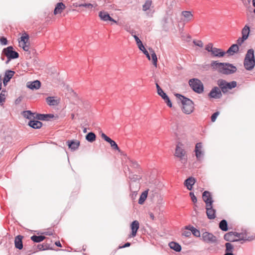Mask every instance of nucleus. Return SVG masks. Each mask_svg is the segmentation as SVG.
I'll use <instances>...</instances> for the list:
<instances>
[{
    "instance_id": "f257e3e1",
    "label": "nucleus",
    "mask_w": 255,
    "mask_h": 255,
    "mask_svg": "<svg viewBox=\"0 0 255 255\" xmlns=\"http://www.w3.org/2000/svg\"><path fill=\"white\" fill-rule=\"evenodd\" d=\"M211 67L213 70L217 71L219 73L224 75H230L235 73L237 71V68L232 64L229 63H220L217 61H213L211 63Z\"/></svg>"
},
{
    "instance_id": "f03ea898",
    "label": "nucleus",
    "mask_w": 255,
    "mask_h": 255,
    "mask_svg": "<svg viewBox=\"0 0 255 255\" xmlns=\"http://www.w3.org/2000/svg\"><path fill=\"white\" fill-rule=\"evenodd\" d=\"M202 198L206 203V214L210 220L214 219L216 217V210L213 208L211 192H203Z\"/></svg>"
},
{
    "instance_id": "7ed1b4c3",
    "label": "nucleus",
    "mask_w": 255,
    "mask_h": 255,
    "mask_svg": "<svg viewBox=\"0 0 255 255\" xmlns=\"http://www.w3.org/2000/svg\"><path fill=\"white\" fill-rule=\"evenodd\" d=\"M175 96L182 104V111L186 114H190L194 110V103L192 100L180 94H176Z\"/></svg>"
},
{
    "instance_id": "20e7f679",
    "label": "nucleus",
    "mask_w": 255,
    "mask_h": 255,
    "mask_svg": "<svg viewBox=\"0 0 255 255\" xmlns=\"http://www.w3.org/2000/svg\"><path fill=\"white\" fill-rule=\"evenodd\" d=\"M156 171H152L149 176L148 179L146 177V180L150 184L149 186L151 188L152 191L163 190V185L156 179Z\"/></svg>"
},
{
    "instance_id": "39448f33",
    "label": "nucleus",
    "mask_w": 255,
    "mask_h": 255,
    "mask_svg": "<svg viewBox=\"0 0 255 255\" xmlns=\"http://www.w3.org/2000/svg\"><path fill=\"white\" fill-rule=\"evenodd\" d=\"M244 65L247 70L251 71L255 66L254 51L253 49L248 50L244 59Z\"/></svg>"
},
{
    "instance_id": "423d86ee",
    "label": "nucleus",
    "mask_w": 255,
    "mask_h": 255,
    "mask_svg": "<svg viewBox=\"0 0 255 255\" xmlns=\"http://www.w3.org/2000/svg\"><path fill=\"white\" fill-rule=\"evenodd\" d=\"M217 84L222 92L224 94L227 93L228 90H231L235 88L237 85L236 81H233L231 82H228L225 80L222 79H219L217 82Z\"/></svg>"
},
{
    "instance_id": "0eeeda50",
    "label": "nucleus",
    "mask_w": 255,
    "mask_h": 255,
    "mask_svg": "<svg viewBox=\"0 0 255 255\" xmlns=\"http://www.w3.org/2000/svg\"><path fill=\"white\" fill-rule=\"evenodd\" d=\"M188 83L190 87L195 92L201 94L204 91L203 84L200 80L197 78L191 79Z\"/></svg>"
},
{
    "instance_id": "6e6552de",
    "label": "nucleus",
    "mask_w": 255,
    "mask_h": 255,
    "mask_svg": "<svg viewBox=\"0 0 255 255\" xmlns=\"http://www.w3.org/2000/svg\"><path fill=\"white\" fill-rule=\"evenodd\" d=\"M2 53L7 58L6 64H7L11 59L17 58L19 56V54L13 50V48L11 46L4 48L2 50Z\"/></svg>"
},
{
    "instance_id": "1a4fd4ad",
    "label": "nucleus",
    "mask_w": 255,
    "mask_h": 255,
    "mask_svg": "<svg viewBox=\"0 0 255 255\" xmlns=\"http://www.w3.org/2000/svg\"><path fill=\"white\" fill-rule=\"evenodd\" d=\"M181 146H183V144L180 142L178 143L176 145L174 155L175 156L180 158L181 163L185 164L187 162V158L185 157L186 152Z\"/></svg>"
},
{
    "instance_id": "9d476101",
    "label": "nucleus",
    "mask_w": 255,
    "mask_h": 255,
    "mask_svg": "<svg viewBox=\"0 0 255 255\" xmlns=\"http://www.w3.org/2000/svg\"><path fill=\"white\" fill-rule=\"evenodd\" d=\"M29 35L26 33H24L20 38L19 40V45L23 50L29 51V43L28 42Z\"/></svg>"
},
{
    "instance_id": "9b49d317",
    "label": "nucleus",
    "mask_w": 255,
    "mask_h": 255,
    "mask_svg": "<svg viewBox=\"0 0 255 255\" xmlns=\"http://www.w3.org/2000/svg\"><path fill=\"white\" fill-rule=\"evenodd\" d=\"M201 240L207 243H213L217 241V238L213 234L205 232L202 234Z\"/></svg>"
},
{
    "instance_id": "f8f14e48",
    "label": "nucleus",
    "mask_w": 255,
    "mask_h": 255,
    "mask_svg": "<svg viewBox=\"0 0 255 255\" xmlns=\"http://www.w3.org/2000/svg\"><path fill=\"white\" fill-rule=\"evenodd\" d=\"M208 96L210 98L215 99L221 98L222 97V94L219 87H214L208 94Z\"/></svg>"
},
{
    "instance_id": "ddd939ff",
    "label": "nucleus",
    "mask_w": 255,
    "mask_h": 255,
    "mask_svg": "<svg viewBox=\"0 0 255 255\" xmlns=\"http://www.w3.org/2000/svg\"><path fill=\"white\" fill-rule=\"evenodd\" d=\"M134 38L136 41V44L138 46V48L140 50L142 51L143 53L146 55V57L148 58L149 60H150V56L149 55V53L146 50L144 46H143L141 41L139 39V38L136 35H134Z\"/></svg>"
},
{
    "instance_id": "4468645a",
    "label": "nucleus",
    "mask_w": 255,
    "mask_h": 255,
    "mask_svg": "<svg viewBox=\"0 0 255 255\" xmlns=\"http://www.w3.org/2000/svg\"><path fill=\"white\" fill-rule=\"evenodd\" d=\"M101 137L107 142H109L111 146L115 150H118V151L120 152L121 150L120 148L119 147L118 144L116 143V142L112 140L111 138H110L109 136H108L106 134H105L104 133H102L101 134Z\"/></svg>"
},
{
    "instance_id": "2eb2a0df",
    "label": "nucleus",
    "mask_w": 255,
    "mask_h": 255,
    "mask_svg": "<svg viewBox=\"0 0 255 255\" xmlns=\"http://www.w3.org/2000/svg\"><path fill=\"white\" fill-rule=\"evenodd\" d=\"M194 151L198 160H200L203 156L204 152L202 150V144L201 142L196 143Z\"/></svg>"
},
{
    "instance_id": "dca6fc26",
    "label": "nucleus",
    "mask_w": 255,
    "mask_h": 255,
    "mask_svg": "<svg viewBox=\"0 0 255 255\" xmlns=\"http://www.w3.org/2000/svg\"><path fill=\"white\" fill-rule=\"evenodd\" d=\"M139 227V224L138 221L134 220L133 221L131 225H130V228L131 230V233L129 235V237H134L137 233V231L138 230Z\"/></svg>"
},
{
    "instance_id": "f3484780",
    "label": "nucleus",
    "mask_w": 255,
    "mask_h": 255,
    "mask_svg": "<svg viewBox=\"0 0 255 255\" xmlns=\"http://www.w3.org/2000/svg\"><path fill=\"white\" fill-rule=\"evenodd\" d=\"M54 118L53 114H42L35 113V119L38 121H48L50 119Z\"/></svg>"
},
{
    "instance_id": "a211bd4d",
    "label": "nucleus",
    "mask_w": 255,
    "mask_h": 255,
    "mask_svg": "<svg viewBox=\"0 0 255 255\" xmlns=\"http://www.w3.org/2000/svg\"><path fill=\"white\" fill-rule=\"evenodd\" d=\"M67 143L69 148L73 151L77 150L80 145V142L78 140H69Z\"/></svg>"
},
{
    "instance_id": "6ab92c4d",
    "label": "nucleus",
    "mask_w": 255,
    "mask_h": 255,
    "mask_svg": "<svg viewBox=\"0 0 255 255\" xmlns=\"http://www.w3.org/2000/svg\"><path fill=\"white\" fill-rule=\"evenodd\" d=\"M23 237L21 235H18L15 237L14 245L15 247L19 250H21L23 248V243L22 240Z\"/></svg>"
},
{
    "instance_id": "aec40b11",
    "label": "nucleus",
    "mask_w": 255,
    "mask_h": 255,
    "mask_svg": "<svg viewBox=\"0 0 255 255\" xmlns=\"http://www.w3.org/2000/svg\"><path fill=\"white\" fill-rule=\"evenodd\" d=\"M35 120L36 119H32L31 120H30L28 122V125L29 127L32 128H33L39 129L42 127V123L41 122L38 121L37 120Z\"/></svg>"
},
{
    "instance_id": "412c9836",
    "label": "nucleus",
    "mask_w": 255,
    "mask_h": 255,
    "mask_svg": "<svg viewBox=\"0 0 255 255\" xmlns=\"http://www.w3.org/2000/svg\"><path fill=\"white\" fill-rule=\"evenodd\" d=\"M185 229L191 231V233L196 237H200L201 234L199 230L191 225H188L185 227Z\"/></svg>"
},
{
    "instance_id": "4be33fe9",
    "label": "nucleus",
    "mask_w": 255,
    "mask_h": 255,
    "mask_svg": "<svg viewBox=\"0 0 255 255\" xmlns=\"http://www.w3.org/2000/svg\"><path fill=\"white\" fill-rule=\"evenodd\" d=\"M14 74V72L11 70H6L5 72L4 77L3 80V84L5 86L9 82Z\"/></svg>"
},
{
    "instance_id": "5701e85b",
    "label": "nucleus",
    "mask_w": 255,
    "mask_h": 255,
    "mask_svg": "<svg viewBox=\"0 0 255 255\" xmlns=\"http://www.w3.org/2000/svg\"><path fill=\"white\" fill-rule=\"evenodd\" d=\"M225 53L221 49L214 47L211 55L214 57H222L225 55Z\"/></svg>"
},
{
    "instance_id": "b1692460",
    "label": "nucleus",
    "mask_w": 255,
    "mask_h": 255,
    "mask_svg": "<svg viewBox=\"0 0 255 255\" xmlns=\"http://www.w3.org/2000/svg\"><path fill=\"white\" fill-rule=\"evenodd\" d=\"M181 14L184 18V19H183V21L184 22H187L193 19V15L190 11H183Z\"/></svg>"
},
{
    "instance_id": "393cba45",
    "label": "nucleus",
    "mask_w": 255,
    "mask_h": 255,
    "mask_svg": "<svg viewBox=\"0 0 255 255\" xmlns=\"http://www.w3.org/2000/svg\"><path fill=\"white\" fill-rule=\"evenodd\" d=\"M65 7L66 6L63 2L57 3L54 10V14L56 15L58 13H61L62 10L64 9Z\"/></svg>"
},
{
    "instance_id": "a878e982",
    "label": "nucleus",
    "mask_w": 255,
    "mask_h": 255,
    "mask_svg": "<svg viewBox=\"0 0 255 255\" xmlns=\"http://www.w3.org/2000/svg\"><path fill=\"white\" fill-rule=\"evenodd\" d=\"M41 86V83L38 80L34 81L30 83H28L27 84V87L31 89H38Z\"/></svg>"
},
{
    "instance_id": "bb28decb",
    "label": "nucleus",
    "mask_w": 255,
    "mask_h": 255,
    "mask_svg": "<svg viewBox=\"0 0 255 255\" xmlns=\"http://www.w3.org/2000/svg\"><path fill=\"white\" fill-rule=\"evenodd\" d=\"M24 118L29 119V121L35 119V113H32L31 111H24L21 113Z\"/></svg>"
},
{
    "instance_id": "cd10ccee",
    "label": "nucleus",
    "mask_w": 255,
    "mask_h": 255,
    "mask_svg": "<svg viewBox=\"0 0 255 255\" xmlns=\"http://www.w3.org/2000/svg\"><path fill=\"white\" fill-rule=\"evenodd\" d=\"M128 169L129 172L128 178L129 179V182H139L140 179H141V177L139 175L132 174L130 171L128 167Z\"/></svg>"
},
{
    "instance_id": "c85d7f7f",
    "label": "nucleus",
    "mask_w": 255,
    "mask_h": 255,
    "mask_svg": "<svg viewBox=\"0 0 255 255\" xmlns=\"http://www.w3.org/2000/svg\"><path fill=\"white\" fill-rule=\"evenodd\" d=\"M234 236L237 237L238 238V239H235L236 242L239 241H243L245 242L248 240L247 238V235L246 234H244L243 233H237L236 232H233Z\"/></svg>"
},
{
    "instance_id": "c756f323",
    "label": "nucleus",
    "mask_w": 255,
    "mask_h": 255,
    "mask_svg": "<svg viewBox=\"0 0 255 255\" xmlns=\"http://www.w3.org/2000/svg\"><path fill=\"white\" fill-rule=\"evenodd\" d=\"M239 50V47L238 44H234L228 49L225 52L226 53L229 54L231 55H233L234 53H237Z\"/></svg>"
},
{
    "instance_id": "7c9ffc66",
    "label": "nucleus",
    "mask_w": 255,
    "mask_h": 255,
    "mask_svg": "<svg viewBox=\"0 0 255 255\" xmlns=\"http://www.w3.org/2000/svg\"><path fill=\"white\" fill-rule=\"evenodd\" d=\"M169 247L174 251L179 252L181 250V246L177 243L171 242L169 243Z\"/></svg>"
},
{
    "instance_id": "2f4dec72",
    "label": "nucleus",
    "mask_w": 255,
    "mask_h": 255,
    "mask_svg": "<svg viewBox=\"0 0 255 255\" xmlns=\"http://www.w3.org/2000/svg\"><path fill=\"white\" fill-rule=\"evenodd\" d=\"M99 16L101 19L103 21H107L112 19V17L110 16L109 14L105 11H100L99 13Z\"/></svg>"
},
{
    "instance_id": "473e14b6",
    "label": "nucleus",
    "mask_w": 255,
    "mask_h": 255,
    "mask_svg": "<svg viewBox=\"0 0 255 255\" xmlns=\"http://www.w3.org/2000/svg\"><path fill=\"white\" fill-rule=\"evenodd\" d=\"M195 183V180L192 177H190L185 181V185L187 187V189L191 190L192 186Z\"/></svg>"
},
{
    "instance_id": "72a5a7b5",
    "label": "nucleus",
    "mask_w": 255,
    "mask_h": 255,
    "mask_svg": "<svg viewBox=\"0 0 255 255\" xmlns=\"http://www.w3.org/2000/svg\"><path fill=\"white\" fill-rule=\"evenodd\" d=\"M233 232H230L225 234V235L224 236V239L228 242H236V240H235V239L233 238Z\"/></svg>"
},
{
    "instance_id": "f704fd0d",
    "label": "nucleus",
    "mask_w": 255,
    "mask_h": 255,
    "mask_svg": "<svg viewBox=\"0 0 255 255\" xmlns=\"http://www.w3.org/2000/svg\"><path fill=\"white\" fill-rule=\"evenodd\" d=\"M130 191H138L140 188L139 182H129Z\"/></svg>"
},
{
    "instance_id": "c9c22d12",
    "label": "nucleus",
    "mask_w": 255,
    "mask_h": 255,
    "mask_svg": "<svg viewBox=\"0 0 255 255\" xmlns=\"http://www.w3.org/2000/svg\"><path fill=\"white\" fill-rule=\"evenodd\" d=\"M219 228L223 231L226 232L228 230L227 221L223 219L219 223Z\"/></svg>"
},
{
    "instance_id": "e433bc0d",
    "label": "nucleus",
    "mask_w": 255,
    "mask_h": 255,
    "mask_svg": "<svg viewBox=\"0 0 255 255\" xmlns=\"http://www.w3.org/2000/svg\"><path fill=\"white\" fill-rule=\"evenodd\" d=\"M85 138L88 141L93 142L95 141L96 135L94 132H90L86 135Z\"/></svg>"
},
{
    "instance_id": "4c0bfd02",
    "label": "nucleus",
    "mask_w": 255,
    "mask_h": 255,
    "mask_svg": "<svg viewBox=\"0 0 255 255\" xmlns=\"http://www.w3.org/2000/svg\"><path fill=\"white\" fill-rule=\"evenodd\" d=\"M250 32V27L248 25H246L242 30V36L248 39Z\"/></svg>"
},
{
    "instance_id": "58836bf2",
    "label": "nucleus",
    "mask_w": 255,
    "mask_h": 255,
    "mask_svg": "<svg viewBox=\"0 0 255 255\" xmlns=\"http://www.w3.org/2000/svg\"><path fill=\"white\" fill-rule=\"evenodd\" d=\"M46 102L50 106H57L59 104V102L54 99V97H48L46 98Z\"/></svg>"
},
{
    "instance_id": "ea45409f",
    "label": "nucleus",
    "mask_w": 255,
    "mask_h": 255,
    "mask_svg": "<svg viewBox=\"0 0 255 255\" xmlns=\"http://www.w3.org/2000/svg\"><path fill=\"white\" fill-rule=\"evenodd\" d=\"M45 239L43 236L33 235L31 237V240L35 243H40Z\"/></svg>"
},
{
    "instance_id": "a19ab883",
    "label": "nucleus",
    "mask_w": 255,
    "mask_h": 255,
    "mask_svg": "<svg viewBox=\"0 0 255 255\" xmlns=\"http://www.w3.org/2000/svg\"><path fill=\"white\" fill-rule=\"evenodd\" d=\"M150 52L151 53V57L152 59L153 64L155 67H157V56L154 52V51L152 50V49H149Z\"/></svg>"
},
{
    "instance_id": "79ce46f5",
    "label": "nucleus",
    "mask_w": 255,
    "mask_h": 255,
    "mask_svg": "<svg viewBox=\"0 0 255 255\" xmlns=\"http://www.w3.org/2000/svg\"><path fill=\"white\" fill-rule=\"evenodd\" d=\"M148 192H142L140 196L138 203L139 204H142L147 198Z\"/></svg>"
},
{
    "instance_id": "37998d69",
    "label": "nucleus",
    "mask_w": 255,
    "mask_h": 255,
    "mask_svg": "<svg viewBox=\"0 0 255 255\" xmlns=\"http://www.w3.org/2000/svg\"><path fill=\"white\" fill-rule=\"evenodd\" d=\"M152 4V1L150 0H146L144 4L142 5V10L146 11L149 9Z\"/></svg>"
},
{
    "instance_id": "c03bdc74",
    "label": "nucleus",
    "mask_w": 255,
    "mask_h": 255,
    "mask_svg": "<svg viewBox=\"0 0 255 255\" xmlns=\"http://www.w3.org/2000/svg\"><path fill=\"white\" fill-rule=\"evenodd\" d=\"M156 87L157 89V94L163 98L165 96L167 95V94L164 92V91L162 90V89L160 88L159 85L156 83Z\"/></svg>"
},
{
    "instance_id": "a18cd8bd",
    "label": "nucleus",
    "mask_w": 255,
    "mask_h": 255,
    "mask_svg": "<svg viewBox=\"0 0 255 255\" xmlns=\"http://www.w3.org/2000/svg\"><path fill=\"white\" fill-rule=\"evenodd\" d=\"M226 251L225 253H232L234 246L230 243H227L225 244Z\"/></svg>"
},
{
    "instance_id": "49530a36",
    "label": "nucleus",
    "mask_w": 255,
    "mask_h": 255,
    "mask_svg": "<svg viewBox=\"0 0 255 255\" xmlns=\"http://www.w3.org/2000/svg\"><path fill=\"white\" fill-rule=\"evenodd\" d=\"M129 164L131 167L134 168H137L139 166V165L136 161L131 159L129 160Z\"/></svg>"
},
{
    "instance_id": "de8ad7c7",
    "label": "nucleus",
    "mask_w": 255,
    "mask_h": 255,
    "mask_svg": "<svg viewBox=\"0 0 255 255\" xmlns=\"http://www.w3.org/2000/svg\"><path fill=\"white\" fill-rule=\"evenodd\" d=\"M162 99L169 107L171 108L172 107V103L167 95L163 97Z\"/></svg>"
},
{
    "instance_id": "09e8293b",
    "label": "nucleus",
    "mask_w": 255,
    "mask_h": 255,
    "mask_svg": "<svg viewBox=\"0 0 255 255\" xmlns=\"http://www.w3.org/2000/svg\"><path fill=\"white\" fill-rule=\"evenodd\" d=\"M5 91L2 90L0 94V104H3V102H4L5 100Z\"/></svg>"
},
{
    "instance_id": "8fccbe9b",
    "label": "nucleus",
    "mask_w": 255,
    "mask_h": 255,
    "mask_svg": "<svg viewBox=\"0 0 255 255\" xmlns=\"http://www.w3.org/2000/svg\"><path fill=\"white\" fill-rule=\"evenodd\" d=\"M213 48H214V47H213V44L211 43H210L208 45H206L205 49L207 51L211 52V53L213 51Z\"/></svg>"
},
{
    "instance_id": "3c124183",
    "label": "nucleus",
    "mask_w": 255,
    "mask_h": 255,
    "mask_svg": "<svg viewBox=\"0 0 255 255\" xmlns=\"http://www.w3.org/2000/svg\"><path fill=\"white\" fill-rule=\"evenodd\" d=\"M37 248L40 251H43V250H48V248L47 247V245H44V244H39V245H38L37 246Z\"/></svg>"
},
{
    "instance_id": "603ef678",
    "label": "nucleus",
    "mask_w": 255,
    "mask_h": 255,
    "mask_svg": "<svg viewBox=\"0 0 255 255\" xmlns=\"http://www.w3.org/2000/svg\"><path fill=\"white\" fill-rule=\"evenodd\" d=\"M189 193H190V196L191 198L192 201L194 203H196L197 201V200L196 197L194 195V192H189Z\"/></svg>"
},
{
    "instance_id": "864d4df0",
    "label": "nucleus",
    "mask_w": 255,
    "mask_h": 255,
    "mask_svg": "<svg viewBox=\"0 0 255 255\" xmlns=\"http://www.w3.org/2000/svg\"><path fill=\"white\" fill-rule=\"evenodd\" d=\"M246 39H247V38H244V37L242 36V37H240L238 39V40H237V44L238 45H241L242 44V43L245 41V40H246Z\"/></svg>"
},
{
    "instance_id": "5fc2aeb1",
    "label": "nucleus",
    "mask_w": 255,
    "mask_h": 255,
    "mask_svg": "<svg viewBox=\"0 0 255 255\" xmlns=\"http://www.w3.org/2000/svg\"><path fill=\"white\" fill-rule=\"evenodd\" d=\"M219 115V112H216L214 113L211 116V121L212 122H214L216 121V120Z\"/></svg>"
},
{
    "instance_id": "6e6d98bb",
    "label": "nucleus",
    "mask_w": 255,
    "mask_h": 255,
    "mask_svg": "<svg viewBox=\"0 0 255 255\" xmlns=\"http://www.w3.org/2000/svg\"><path fill=\"white\" fill-rule=\"evenodd\" d=\"M193 43L196 46H199L200 47H202L203 46V43L202 42V41H201V40H197V41L194 40L193 41Z\"/></svg>"
},
{
    "instance_id": "4d7b16f0",
    "label": "nucleus",
    "mask_w": 255,
    "mask_h": 255,
    "mask_svg": "<svg viewBox=\"0 0 255 255\" xmlns=\"http://www.w3.org/2000/svg\"><path fill=\"white\" fill-rule=\"evenodd\" d=\"M182 235L186 237H189L191 235V231H184L182 233Z\"/></svg>"
},
{
    "instance_id": "13d9d810",
    "label": "nucleus",
    "mask_w": 255,
    "mask_h": 255,
    "mask_svg": "<svg viewBox=\"0 0 255 255\" xmlns=\"http://www.w3.org/2000/svg\"><path fill=\"white\" fill-rule=\"evenodd\" d=\"M0 41L2 45H6L7 44V39L4 37H1L0 38Z\"/></svg>"
},
{
    "instance_id": "bf43d9fd",
    "label": "nucleus",
    "mask_w": 255,
    "mask_h": 255,
    "mask_svg": "<svg viewBox=\"0 0 255 255\" xmlns=\"http://www.w3.org/2000/svg\"><path fill=\"white\" fill-rule=\"evenodd\" d=\"M81 6L88 8H92L93 7V5L91 3H84L82 4Z\"/></svg>"
},
{
    "instance_id": "052dcab7",
    "label": "nucleus",
    "mask_w": 255,
    "mask_h": 255,
    "mask_svg": "<svg viewBox=\"0 0 255 255\" xmlns=\"http://www.w3.org/2000/svg\"><path fill=\"white\" fill-rule=\"evenodd\" d=\"M130 246V243L129 242H127L126 244H125L123 246H120L119 248L120 249L125 248L128 247Z\"/></svg>"
},
{
    "instance_id": "680f3d73",
    "label": "nucleus",
    "mask_w": 255,
    "mask_h": 255,
    "mask_svg": "<svg viewBox=\"0 0 255 255\" xmlns=\"http://www.w3.org/2000/svg\"><path fill=\"white\" fill-rule=\"evenodd\" d=\"M22 99V98L21 97H19L18 98H17L15 101V104H19L21 102Z\"/></svg>"
},
{
    "instance_id": "e2e57ef3",
    "label": "nucleus",
    "mask_w": 255,
    "mask_h": 255,
    "mask_svg": "<svg viewBox=\"0 0 255 255\" xmlns=\"http://www.w3.org/2000/svg\"><path fill=\"white\" fill-rule=\"evenodd\" d=\"M149 216H150V218L152 220H154V214L151 213V212H150L149 213Z\"/></svg>"
},
{
    "instance_id": "0e129e2a",
    "label": "nucleus",
    "mask_w": 255,
    "mask_h": 255,
    "mask_svg": "<svg viewBox=\"0 0 255 255\" xmlns=\"http://www.w3.org/2000/svg\"><path fill=\"white\" fill-rule=\"evenodd\" d=\"M55 245L59 247H61L62 245L59 241H57L55 243Z\"/></svg>"
},
{
    "instance_id": "69168bd1",
    "label": "nucleus",
    "mask_w": 255,
    "mask_h": 255,
    "mask_svg": "<svg viewBox=\"0 0 255 255\" xmlns=\"http://www.w3.org/2000/svg\"><path fill=\"white\" fill-rule=\"evenodd\" d=\"M129 32H130V33L131 34V35L133 37H134V35H136L135 34V31H134V30H131V31H130Z\"/></svg>"
},
{
    "instance_id": "338daca9",
    "label": "nucleus",
    "mask_w": 255,
    "mask_h": 255,
    "mask_svg": "<svg viewBox=\"0 0 255 255\" xmlns=\"http://www.w3.org/2000/svg\"><path fill=\"white\" fill-rule=\"evenodd\" d=\"M224 255H234L233 253H225Z\"/></svg>"
},
{
    "instance_id": "774afa93",
    "label": "nucleus",
    "mask_w": 255,
    "mask_h": 255,
    "mask_svg": "<svg viewBox=\"0 0 255 255\" xmlns=\"http://www.w3.org/2000/svg\"><path fill=\"white\" fill-rule=\"evenodd\" d=\"M253 5L255 7V0H253Z\"/></svg>"
}]
</instances>
